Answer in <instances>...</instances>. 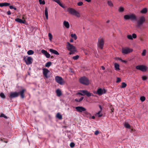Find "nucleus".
Here are the masks:
<instances>
[{"label":"nucleus","mask_w":148,"mask_h":148,"mask_svg":"<svg viewBox=\"0 0 148 148\" xmlns=\"http://www.w3.org/2000/svg\"><path fill=\"white\" fill-rule=\"evenodd\" d=\"M66 47L68 50L70 52L69 53V55H71L75 53L77 51L76 47L70 44L69 42L67 43Z\"/></svg>","instance_id":"nucleus-1"},{"label":"nucleus","mask_w":148,"mask_h":148,"mask_svg":"<svg viewBox=\"0 0 148 148\" xmlns=\"http://www.w3.org/2000/svg\"><path fill=\"white\" fill-rule=\"evenodd\" d=\"M124 18L125 20H130L132 21H136L137 20V17L135 14L132 13L130 14H128L124 15Z\"/></svg>","instance_id":"nucleus-2"},{"label":"nucleus","mask_w":148,"mask_h":148,"mask_svg":"<svg viewBox=\"0 0 148 148\" xmlns=\"http://www.w3.org/2000/svg\"><path fill=\"white\" fill-rule=\"evenodd\" d=\"M67 11L69 12V13L70 14L75 15L78 17H80L79 13L74 9L70 8H68L67 9Z\"/></svg>","instance_id":"nucleus-3"},{"label":"nucleus","mask_w":148,"mask_h":148,"mask_svg":"<svg viewBox=\"0 0 148 148\" xmlns=\"http://www.w3.org/2000/svg\"><path fill=\"white\" fill-rule=\"evenodd\" d=\"M79 81L81 84L85 85H88L90 84L89 80L85 77L80 78L79 79Z\"/></svg>","instance_id":"nucleus-4"},{"label":"nucleus","mask_w":148,"mask_h":148,"mask_svg":"<svg viewBox=\"0 0 148 148\" xmlns=\"http://www.w3.org/2000/svg\"><path fill=\"white\" fill-rule=\"evenodd\" d=\"M43 74L45 79H47L50 77V71L47 69L44 68L42 69Z\"/></svg>","instance_id":"nucleus-5"},{"label":"nucleus","mask_w":148,"mask_h":148,"mask_svg":"<svg viewBox=\"0 0 148 148\" xmlns=\"http://www.w3.org/2000/svg\"><path fill=\"white\" fill-rule=\"evenodd\" d=\"M55 79L56 82L61 85H63L65 83V81L62 78L58 76L55 77Z\"/></svg>","instance_id":"nucleus-6"},{"label":"nucleus","mask_w":148,"mask_h":148,"mask_svg":"<svg viewBox=\"0 0 148 148\" xmlns=\"http://www.w3.org/2000/svg\"><path fill=\"white\" fill-rule=\"evenodd\" d=\"M80 92H78L77 94L83 96L86 95L88 97H90L92 95V93L86 90H81L80 91Z\"/></svg>","instance_id":"nucleus-7"},{"label":"nucleus","mask_w":148,"mask_h":148,"mask_svg":"<svg viewBox=\"0 0 148 148\" xmlns=\"http://www.w3.org/2000/svg\"><path fill=\"white\" fill-rule=\"evenodd\" d=\"M104 40L103 38H101L100 39H99L97 44L98 47L100 49H102L104 46Z\"/></svg>","instance_id":"nucleus-8"},{"label":"nucleus","mask_w":148,"mask_h":148,"mask_svg":"<svg viewBox=\"0 0 148 148\" xmlns=\"http://www.w3.org/2000/svg\"><path fill=\"white\" fill-rule=\"evenodd\" d=\"M145 21V18L144 16H141L139 18L137 21L138 25V26L142 25Z\"/></svg>","instance_id":"nucleus-9"},{"label":"nucleus","mask_w":148,"mask_h":148,"mask_svg":"<svg viewBox=\"0 0 148 148\" xmlns=\"http://www.w3.org/2000/svg\"><path fill=\"white\" fill-rule=\"evenodd\" d=\"M133 51L132 49L128 48H122V52L124 54H126L132 52Z\"/></svg>","instance_id":"nucleus-10"},{"label":"nucleus","mask_w":148,"mask_h":148,"mask_svg":"<svg viewBox=\"0 0 148 148\" xmlns=\"http://www.w3.org/2000/svg\"><path fill=\"white\" fill-rule=\"evenodd\" d=\"M136 68L137 69L140 70L143 72H144L146 71L147 67L145 66L140 65L136 66Z\"/></svg>","instance_id":"nucleus-11"},{"label":"nucleus","mask_w":148,"mask_h":148,"mask_svg":"<svg viewBox=\"0 0 148 148\" xmlns=\"http://www.w3.org/2000/svg\"><path fill=\"white\" fill-rule=\"evenodd\" d=\"M26 59V57L25 56L23 58V60L25 61L26 64L29 65L32 63L33 59L31 57H27V59Z\"/></svg>","instance_id":"nucleus-12"},{"label":"nucleus","mask_w":148,"mask_h":148,"mask_svg":"<svg viewBox=\"0 0 148 148\" xmlns=\"http://www.w3.org/2000/svg\"><path fill=\"white\" fill-rule=\"evenodd\" d=\"M106 92V90L104 88L102 89L101 88H98L96 93L98 95H101L105 93Z\"/></svg>","instance_id":"nucleus-13"},{"label":"nucleus","mask_w":148,"mask_h":148,"mask_svg":"<svg viewBox=\"0 0 148 148\" xmlns=\"http://www.w3.org/2000/svg\"><path fill=\"white\" fill-rule=\"evenodd\" d=\"M18 96V92H10L9 97L11 98L17 97Z\"/></svg>","instance_id":"nucleus-14"},{"label":"nucleus","mask_w":148,"mask_h":148,"mask_svg":"<svg viewBox=\"0 0 148 148\" xmlns=\"http://www.w3.org/2000/svg\"><path fill=\"white\" fill-rule=\"evenodd\" d=\"M26 91V90L25 89L23 88L19 92H18V95H20L21 98L22 99H23L25 97L24 92Z\"/></svg>","instance_id":"nucleus-15"},{"label":"nucleus","mask_w":148,"mask_h":148,"mask_svg":"<svg viewBox=\"0 0 148 148\" xmlns=\"http://www.w3.org/2000/svg\"><path fill=\"white\" fill-rule=\"evenodd\" d=\"M76 110L79 112H84L86 110V109L82 106H77L75 107Z\"/></svg>","instance_id":"nucleus-16"},{"label":"nucleus","mask_w":148,"mask_h":148,"mask_svg":"<svg viewBox=\"0 0 148 148\" xmlns=\"http://www.w3.org/2000/svg\"><path fill=\"white\" fill-rule=\"evenodd\" d=\"M41 53L43 54L47 58H49L50 57V54L46 51L44 49L41 50Z\"/></svg>","instance_id":"nucleus-17"},{"label":"nucleus","mask_w":148,"mask_h":148,"mask_svg":"<svg viewBox=\"0 0 148 148\" xmlns=\"http://www.w3.org/2000/svg\"><path fill=\"white\" fill-rule=\"evenodd\" d=\"M137 37V35L135 34H133L132 36L131 35H128L127 36V38L129 40H132L134 38H136Z\"/></svg>","instance_id":"nucleus-18"},{"label":"nucleus","mask_w":148,"mask_h":148,"mask_svg":"<svg viewBox=\"0 0 148 148\" xmlns=\"http://www.w3.org/2000/svg\"><path fill=\"white\" fill-rule=\"evenodd\" d=\"M82 114L84 116L87 117H90L91 115V114L86 111V110L83 112Z\"/></svg>","instance_id":"nucleus-19"},{"label":"nucleus","mask_w":148,"mask_h":148,"mask_svg":"<svg viewBox=\"0 0 148 148\" xmlns=\"http://www.w3.org/2000/svg\"><path fill=\"white\" fill-rule=\"evenodd\" d=\"M49 51L51 53L54 54L56 55H59V54L58 52L56 50L50 49H49Z\"/></svg>","instance_id":"nucleus-20"},{"label":"nucleus","mask_w":148,"mask_h":148,"mask_svg":"<svg viewBox=\"0 0 148 148\" xmlns=\"http://www.w3.org/2000/svg\"><path fill=\"white\" fill-rule=\"evenodd\" d=\"M15 21H16L20 23L25 24V20H23L19 18L16 19Z\"/></svg>","instance_id":"nucleus-21"},{"label":"nucleus","mask_w":148,"mask_h":148,"mask_svg":"<svg viewBox=\"0 0 148 148\" xmlns=\"http://www.w3.org/2000/svg\"><path fill=\"white\" fill-rule=\"evenodd\" d=\"M63 25L66 28L68 29L70 27V25L68 22L64 21L63 22Z\"/></svg>","instance_id":"nucleus-22"},{"label":"nucleus","mask_w":148,"mask_h":148,"mask_svg":"<svg viewBox=\"0 0 148 148\" xmlns=\"http://www.w3.org/2000/svg\"><path fill=\"white\" fill-rule=\"evenodd\" d=\"M57 95L58 97H60L62 95V92L59 89H57L56 91Z\"/></svg>","instance_id":"nucleus-23"},{"label":"nucleus","mask_w":148,"mask_h":148,"mask_svg":"<svg viewBox=\"0 0 148 148\" xmlns=\"http://www.w3.org/2000/svg\"><path fill=\"white\" fill-rule=\"evenodd\" d=\"M10 3H0V6L3 7V6H9Z\"/></svg>","instance_id":"nucleus-24"},{"label":"nucleus","mask_w":148,"mask_h":148,"mask_svg":"<svg viewBox=\"0 0 148 148\" xmlns=\"http://www.w3.org/2000/svg\"><path fill=\"white\" fill-rule=\"evenodd\" d=\"M119 64H118L115 63L114 67L115 68L116 70L119 71L120 70V69H119Z\"/></svg>","instance_id":"nucleus-25"},{"label":"nucleus","mask_w":148,"mask_h":148,"mask_svg":"<svg viewBox=\"0 0 148 148\" xmlns=\"http://www.w3.org/2000/svg\"><path fill=\"white\" fill-rule=\"evenodd\" d=\"M56 116L59 119L61 120L62 119V116L59 113L57 114Z\"/></svg>","instance_id":"nucleus-26"},{"label":"nucleus","mask_w":148,"mask_h":148,"mask_svg":"<svg viewBox=\"0 0 148 148\" xmlns=\"http://www.w3.org/2000/svg\"><path fill=\"white\" fill-rule=\"evenodd\" d=\"M54 1L58 3L62 7L64 8L60 0H54Z\"/></svg>","instance_id":"nucleus-27"},{"label":"nucleus","mask_w":148,"mask_h":148,"mask_svg":"<svg viewBox=\"0 0 148 148\" xmlns=\"http://www.w3.org/2000/svg\"><path fill=\"white\" fill-rule=\"evenodd\" d=\"M45 15L47 19V20L48 19V12L47 8H45Z\"/></svg>","instance_id":"nucleus-28"},{"label":"nucleus","mask_w":148,"mask_h":148,"mask_svg":"<svg viewBox=\"0 0 148 148\" xmlns=\"http://www.w3.org/2000/svg\"><path fill=\"white\" fill-rule=\"evenodd\" d=\"M147 12V9L146 8H144L140 11V13L142 14H145Z\"/></svg>","instance_id":"nucleus-29"},{"label":"nucleus","mask_w":148,"mask_h":148,"mask_svg":"<svg viewBox=\"0 0 148 148\" xmlns=\"http://www.w3.org/2000/svg\"><path fill=\"white\" fill-rule=\"evenodd\" d=\"M107 3L108 5L110 7H113V4L111 1H108Z\"/></svg>","instance_id":"nucleus-30"},{"label":"nucleus","mask_w":148,"mask_h":148,"mask_svg":"<svg viewBox=\"0 0 148 148\" xmlns=\"http://www.w3.org/2000/svg\"><path fill=\"white\" fill-rule=\"evenodd\" d=\"M34 53V51L32 50H29L27 52V53L29 55H32Z\"/></svg>","instance_id":"nucleus-31"},{"label":"nucleus","mask_w":148,"mask_h":148,"mask_svg":"<svg viewBox=\"0 0 148 148\" xmlns=\"http://www.w3.org/2000/svg\"><path fill=\"white\" fill-rule=\"evenodd\" d=\"M51 62H49L46 64L45 66L46 67H49L51 65Z\"/></svg>","instance_id":"nucleus-32"},{"label":"nucleus","mask_w":148,"mask_h":148,"mask_svg":"<svg viewBox=\"0 0 148 148\" xmlns=\"http://www.w3.org/2000/svg\"><path fill=\"white\" fill-rule=\"evenodd\" d=\"M71 36L72 38H73L75 40H76L77 38V36L75 34H71Z\"/></svg>","instance_id":"nucleus-33"},{"label":"nucleus","mask_w":148,"mask_h":148,"mask_svg":"<svg viewBox=\"0 0 148 148\" xmlns=\"http://www.w3.org/2000/svg\"><path fill=\"white\" fill-rule=\"evenodd\" d=\"M39 2L40 4L44 5L45 3V0H39Z\"/></svg>","instance_id":"nucleus-34"},{"label":"nucleus","mask_w":148,"mask_h":148,"mask_svg":"<svg viewBox=\"0 0 148 148\" xmlns=\"http://www.w3.org/2000/svg\"><path fill=\"white\" fill-rule=\"evenodd\" d=\"M0 96L1 98L3 99H5V96L3 92L0 93Z\"/></svg>","instance_id":"nucleus-35"},{"label":"nucleus","mask_w":148,"mask_h":148,"mask_svg":"<svg viewBox=\"0 0 148 148\" xmlns=\"http://www.w3.org/2000/svg\"><path fill=\"white\" fill-rule=\"evenodd\" d=\"M83 99H84V97H81V98L80 99H75V101L77 102H79L81 101Z\"/></svg>","instance_id":"nucleus-36"},{"label":"nucleus","mask_w":148,"mask_h":148,"mask_svg":"<svg viewBox=\"0 0 148 148\" xmlns=\"http://www.w3.org/2000/svg\"><path fill=\"white\" fill-rule=\"evenodd\" d=\"M124 8L123 7H120L119 9V11L120 12H123L124 11Z\"/></svg>","instance_id":"nucleus-37"},{"label":"nucleus","mask_w":148,"mask_h":148,"mask_svg":"<svg viewBox=\"0 0 148 148\" xmlns=\"http://www.w3.org/2000/svg\"><path fill=\"white\" fill-rule=\"evenodd\" d=\"M124 126L127 128H130V125L128 123L125 124Z\"/></svg>","instance_id":"nucleus-38"},{"label":"nucleus","mask_w":148,"mask_h":148,"mask_svg":"<svg viewBox=\"0 0 148 148\" xmlns=\"http://www.w3.org/2000/svg\"><path fill=\"white\" fill-rule=\"evenodd\" d=\"M146 51L145 49L143 50V51L141 54V55L142 56H145L146 54Z\"/></svg>","instance_id":"nucleus-39"},{"label":"nucleus","mask_w":148,"mask_h":148,"mask_svg":"<svg viewBox=\"0 0 148 148\" xmlns=\"http://www.w3.org/2000/svg\"><path fill=\"white\" fill-rule=\"evenodd\" d=\"M79 56L77 55L75 56H73L72 58L74 60H77L79 58Z\"/></svg>","instance_id":"nucleus-40"},{"label":"nucleus","mask_w":148,"mask_h":148,"mask_svg":"<svg viewBox=\"0 0 148 148\" xmlns=\"http://www.w3.org/2000/svg\"><path fill=\"white\" fill-rule=\"evenodd\" d=\"M127 86L125 82H123L122 83V86L121 87V88H125Z\"/></svg>","instance_id":"nucleus-41"},{"label":"nucleus","mask_w":148,"mask_h":148,"mask_svg":"<svg viewBox=\"0 0 148 148\" xmlns=\"http://www.w3.org/2000/svg\"><path fill=\"white\" fill-rule=\"evenodd\" d=\"M48 36L49 37V40L51 41L52 39V34L50 33H49L48 34Z\"/></svg>","instance_id":"nucleus-42"},{"label":"nucleus","mask_w":148,"mask_h":148,"mask_svg":"<svg viewBox=\"0 0 148 148\" xmlns=\"http://www.w3.org/2000/svg\"><path fill=\"white\" fill-rule=\"evenodd\" d=\"M145 98L144 96H142L140 97V100L143 102L145 101Z\"/></svg>","instance_id":"nucleus-43"},{"label":"nucleus","mask_w":148,"mask_h":148,"mask_svg":"<svg viewBox=\"0 0 148 148\" xmlns=\"http://www.w3.org/2000/svg\"><path fill=\"white\" fill-rule=\"evenodd\" d=\"M75 145V144L74 143L72 142L70 143V147L71 148L73 147Z\"/></svg>","instance_id":"nucleus-44"},{"label":"nucleus","mask_w":148,"mask_h":148,"mask_svg":"<svg viewBox=\"0 0 148 148\" xmlns=\"http://www.w3.org/2000/svg\"><path fill=\"white\" fill-rule=\"evenodd\" d=\"M0 117H3L5 119H7V116H5L4 114H1L0 115Z\"/></svg>","instance_id":"nucleus-45"},{"label":"nucleus","mask_w":148,"mask_h":148,"mask_svg":"<svg viewBox=\"0 0 148 148\" xmlns=\"http://www.w3.org/2000/svg\"><path fill=\"white\" fill-rule=\"evenodd\" d=\"M83 4V3L82 2L80 1L78 2L77 3V5L78 6H80L82 5Z\"/></svg>","instance_id":"nucleus-46"},{"label":"nucleus","mask_w":148,"mask_h":148,"mask_svg":"<svg viewBox=\"0 0 148 148\" xmlns=\"http://www.w3.org/2000/svg\"><path fill=\"white\" fill-rule=\"evenodd\" d=\"M121 81V79L119 77H117V79L116 81V83H118L120 82Z\"/></svg>","instance_id":"nucleus-47"},{"label":"nucleus","mask_w":148,"mask_h":148,"mask_svg":"<svg viewBox=\"0 0 148 148\" xmlns=\"http://www.w3.org/2000/svg\"><path fill=\"white\" fill-rule=\"evenodd\" d=\"M142 78V79L143 80H145L147 79V77L145 76H143Z\"/></svg>","instance_id":"nucleus-48"},{"label":"nucleus","mask_w":148,"mask_h":148,"mask_svg":"<svg viewBox=\"0 0 148 148\" xmlns=\"http://www.w3.org/2000/svg\"><path fill=\"white\" fill-rule=\"evenodd\" d=\"M99 134V131L97 130L96 131H95V134L96 135H97L98 134Z\"/></svg>","instance_id":"nucleus-49"},{"label":"nucleus","mask_w":148,"mask_h":148,"mask_svg":"<svg viewBox=\"0 0 148 148\" xmlns=\"http://www.w3.org/2000/svg\"><path fill=\"white\" fill-rule=\"evenodd\" d=\"M121 61L125 63L127 62V61H126V60H121Z\"/></svg>","instance_id":"nucleus-50"},{"label":"nucleus","mask_w":148,"mask_h":148,"mask_svg":"<svg viewBox=\"0 0 148 148\" xmlns=\"http://www.w3.org/2000/svg\"><path fill=\"white\" fill-rule=\"evenodd\" d=\"M7 14H8L10 15L11 14V12L10 11H8L7 12Z\"/></svg>","instance_id":"nucleus-51"},{"label":"nucleus","mask_w":148,"mask_h":148,"mask_svg":"<svg viewBox=\"0 0 148 148\" xmlns=\"http://www.w3.org/2000/svg\"><path fill=\"white\" fill-rule=\"evenodd\" d=\"M10 8V9H12L14 8V7L13 6L10 5L9 6Z\"/></svg>","instance_id":"nucleus-52"},{"label":"nucleus","mask_w":148,"mask_h":148,"mask_svg":"<svg viewBox=\"0 0 148 148\" xmlns=\"http://www.w3.org/2000/svg\"><path fill=\"white\" fill-rule=\"evenodd\" d=\"M99 108L100 109V110H101V111L102 110V108L101 106L100 105H99Z\"/></svg>","instance_id":"nucleus-53"},{"label":"nucleus","mask_w":148,"mask_h":148,"mask_svg":"<svg viewBox=\"0 0 148 148\" xmlns=\"http://www.w3.org/2000/svg\"><path fill=\"white\" fill-rule=\"evenodd\" d=\"M101 110H100L97 113V114H99L101 112Z\"/></svg>","instance_id":"nucleus-54"},{"label":"nucleus","mask_w":148,"mask_h":148,"mask_svg":"<svg viewBox=\"0 0 148 148\" xmlns=\"http://www.w3.org/2000/svg\"><path fill=\"white\" fill-rule=\"evenodd\" d=\"M85 1H87L88 2H90L91 1V0H85Z\"/></svg>","instance_id":"nucleus-55"},{"label":"nucleus","mask_w":148,"mask_h":148,"mask_svg":"<svg viewBox=\"0 0 148 148\" xmlns=\"http://www.w3.org/2000/svg\"><path fill=\"white\" fill-rule=\"evenodd\" d=\"M73 40L72 39H71L70 40V42H73Z\"/></svg>","instance_id":"nucleus-56"},{"label":"nucleus","mask_w":148,"mask_h":148,"mask_svg":"<svg viewBox=\"0 0 148 148\" xmlns=\"http://www.w3.org/2000/svg\"><path fill=\"white\" fill-rule=\"evenodd\" d=\"M101 68H102V69L103 70H104L105 69V68L104 67V66H101Z\"/></svg>","instance_id":"nucleus-57"},{"label":"nucleus","mask_w":148,"mask_h":148,"mask_svg":"<svg viewBox=\"0 0 148 148\" xmlns=\"http://www.w3.org/2000/svg\"><path fill=\"white\" fill-rule=\"evenodd\" d=\"M111 111L112 112H114V109L113 108H111Z\"/></svg>","instance_id":"nucleus-58"},{"label":"nucleus","mask_w":148,"mask_h":148,"mask_svg":"<svg viewBox=\"0 0 148 148\" xmlns=\"http://www.w3.org/2000/svg\"><path fill=\"white\" fill-rule=\"evenodd\" d=\"M102 116V114H101L100 115H99L98 116H99V117H100L101 116Z\"/></svg>","instance_id":"nucleus-59"},{"label":"nucleus","mask_w":148,"mask_h":148,"mask_svg":"<svg viewBox=\"0 0 148 148\" xmlns=\"http://www.w3.org/2000/svg\"><path fill=\"white\" fill-rule=\"evenodd\" d=\"M92 119H94L95 118V117L94 116H92Z\"/></svg>","instance_id":"nucleus-60"},{"label":"nucleus","mask_w":148,"mask_h":148,"mask_svg":"<svg viewBox=\"0 0 148 148\" xmlns=\"http://www.w3.org/2000/svg\"><path fill=\"white\" fill-rule=\"evenodd\" d=\"M14 10H16V8H14H14H13Z\"/></svg>","instance_id":"nucleus-61"},{"label":"nucleus","mask_w":148,"mask_h":148,"mask_svg":"<svg viewBox=\"0 0 148 148\" xmlns=\"http://www.w3.org/2000/svg\"><path fill=\"white\" fill-rule=\"evenodd\" d=\"M118 59L119 60H120L121 61V60H122L121 59V58H119Z\"/></svg>","instance_id":"nucleus-62"},{"label":"nucleus","mask_w":148,"mask_h":148,"mask_svg":"<svg viewBox=\"0 0 148 148\" xmlns=\"http://www.w3.org/2000/svg\"><path fill=\"white\" fill-rule=\"evenodd\" d=\"M109 20H108V21H107L106 22H107V23H109Z\"/></svg>","instance_id":"nucleus-63"},{"label":"nucleus","mask_w":148,"mask_h":148,"mask_svg":"<svg viewBox=\"0 0 148 148\" xmlns=\"http://www.w3.org/2000/svg\"><path fill=\"white\" fill-rule=\"evenodd\" d=\"M51 58H53V56H51Z\"/></svg>","instance_id":"nucleus-64"}]
</instances>
